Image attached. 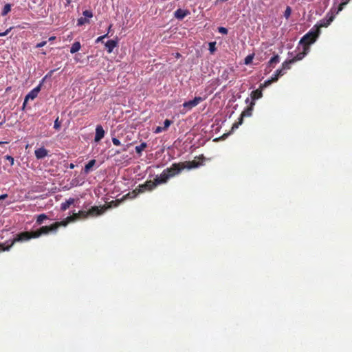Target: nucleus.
Masks as SVG:
<instances>
[{"label":"nucleus","instance_id":"obj_1","mask_svg":"<svg viewBox=\"0 0 352 352\" xmlns=\"http://www.w3.org/2000/svg\"><path fill=\"white\" fill-rule=\"evenodd\" d=\"M183 170H184L183 162L172 164L170 167L162 171L160 175L162 184L167 183L170 178L177 176Z\"/></svg>","mask_w":352,"mask_h":352},{"label":"nucleus","instance_id":"obj_2","mask_svg":"<svg viewBox=\"0 0 352 352\" xmlns=\"http://www.w3.org/2000/svg\"><path fill=\"white\" fill-rule=\"evenodd\" d=\"M162 184L161 179L160 175H157L154 180H147L145 183L139 184L135 190L131 192L133 195L131 196V193L129 192L126 194L124 197H135L139 193L144 192L146 190H154L155 188L157 186V185Z\"/></svg>","mask_w":352,"mask_h":352},{"label":"nucleus","instance_id":"obj_3","mask_svg":"<svg viewBox=\"0 0 352 352\" xmlns=\"http://www.w3.org/2000/svg\"><path fill=\"white\" fill-rule=\"evenodd\" d=\"M349 1L350 0H346L345 1H342V3H340L338 5L336 10H334L333 8L331 9L329 12L327 14L326 16H324V18L322 19V20H320L317 25H315V27H316V29L320 30V28L328 27L329 24H331V22L333 21L336 14L340 12V11L343 10L345 5L347 4L348 2H349Z\"/></svg>","mask_w":352,"mask_h":352},{"label":"nucleus","instance_id":"obj_4","mask_svg":"<svg viewBox=\"0 0 352 352\" xmlns=\"http://www.w3.org/2000/svg\"><path fill=\"white\" fill-rule=\"evenodd\" d=\"M320 30L319 29H311L309 31V32L306 33L305 35L300 38L299 45H302V47H307L308 52L310 50V45L311 43H315Z\"/></svg>","mask_w":352,"mask_h":352},{"label":"nucleus","instance_id":"obj_5","mask_svg":"<svg viewBox=\"0 0 352 352\" xmlns=\"http://www.w3.org/2000/svg\"><path fill=\"white\" fill-rule=\"evenodd\" d=\"M31 239H34V231L17 233L15 237L10 241L11 248L16 242L28 241V240H30Z\"/></svg>","mask_w":352,"mask_h":352},{"label":"nucleus","instance_id":"obj_6","mask_svg":"<svg viewBox=\"0 0 352 352\" xmlns=\"http://www.w3.org/2000/svg\"><path fill=\"white\" fill-rule=\"evenodd\" d=\"M50 232H54V223L50 226H41L39 229L34 231V239H36V237H39L41 235H46V234H49Z\"/></svg>","mask_w":352,"mask_h":352},{"label":"nucleus","instance_id":"obj_7","mask_svg":"<svg viewBox=\"0 0 352 352\" xmlns=\"http://www.w3.org/2000/svg\"><path fill=\"white\" fill-rule=\"evenodd\" d=\"M254 104H255L254 102H250V106L248 107H247L245 111H242L241 115V116L239 118V123L234 124L233 126H232V128L238 127L239 124H241V123L243 122V116H248L252 115V108H253Z\"/></svg>","mask_w":352,"mask_h":352},{"label":"nucleus","instance_id":"obj_8","mask_svg":"<svg viewBox=\"0 0 352 352\" xmlns=\"http://www.w3.org/2000/svg\"><path fill=\"white\" fill-rule=\"evenodd\" d=\"M205 98L201 97H195L192 100L186 101L183 103V107L187 109H190L195 107L196 105L199 104V102L204 101Z\"/></svg>","mask_w":352,"mask_h":352},{"label":"nucleus","instance_id":"obj_9","mask_svg":"<svg viewBox=\"0 0 352 352\" xmlns=\"http://www.w3.org/2000/svg\"><path fill=\"white\" fill-rule=\"evenodd\" d=\"M203 164V161L199 160H192V161H184L182 162V166H184V168H187L188 170H190V168H197L201 166Z\"/></svg>","mask_w":352,"mask_h":352},{"label":"nucleus","instance_id":"obj_10","mask_svg":"<svg viewBox=\"0 0 352 352\" xmlns=\"http://www.w3.org/2000/svg\"><path fill=\"white\" fill-rule=\"evenodd\" d=\"M40 91H41V85H37L36 87L32 89V90L30 91L29 92V94H28L25 96L24 104H25L26 102H28V100H30V99L33 100L35 98H36V96H38V92Z\"/></svg>","mask_w":352,"mask_h":352},{"label":"nucleus","instance_id":"obj_11","mask_svg":"<svg viewBox=\"0 0 352 352\" xmlns=\"http://www.w3.org/2000/svg\"><path fill=\"white\" fill-rule=\"evenodd\" d=\"M105 131L102 125H97L96 128V135L94 137L95 142H99L104 137Z\"/></svg>","mask_w":352,"mask_h":352},{"label":"nucleus","instance_id":"obj_12","mask_svg":"<svg viewBox=\"0 0 352 352\" xmlns=\"http://www.w3.org/2000/svg\"><path fill=\"white\" fill-rule=\"evenodd\" d=\"M48 154L49 151L45 147H40L34 151V155L37 160H42V158L47 156Z\"/></svg>","mask_w":352,"mask_h":352},{"label":"nucleus","instance_id":"obj_13","mask_svg":"<svg viewBox=\"0 0 352 352\" xmlns=\"http://www.w3.org/2000/svg\"><path fill=\"white\" fill-rule=\"evenodd\" d=\"M308 53L307 47H302V52H299L295 56H294L292 58V62L294 63L296 61H299V60H302L305 58V55Z\"/></svg>","mask_w":352,"mask_h":352},{"label":"nucleus","instance_id":"obj_14","mask_svg":"<svg viewBox=\"0 0 352 352\" xmlns=\"http://www.w3.org/2000/svg\"><path fill=\"white\" fill-rule=\"evenodd\" d=\"M118 42L117 40H113V39L108 40L107 42L105 43V47H106V49L107 50V52H109V53L112 52L114 47H116L118 45Z\"/></svg>","mask_w":352,"mask_h":352},{"label":"nucleus","instance_id":"obj_15","mask_svg":"<svg viewBox=\"0 0 352 352\" xmlns=\"http://www.w3.org/2000/svg\"><path fill=\"white\" fill-rule=\"evenodd\" d=\"M105 209V208H98V206H92V208L88 210L89 216L100 215V214H102V212H104Z\"/></svg>","mask_w":352,"mask_h":352},{"label":"nucleus","instance_id":"obj_16","mask_svg":"<svg viewBox=\"0 0 352 352\" xmlns=\"http://www.w3.org/2000/svg\"><path fill=\"white\" fill-rule=\"evenodd\" d=\"M71 222V220L69 219V217H67L66 219L62 220L61 221H58L54 223V232H56L57 229L59 228L60 226H67L69 223Z\"/></svg>","mask_w":352,"mask_h":352},{"label":"nucleus","instance_id":"obj_17","mask_svg":"<svg viewBox=\"0 0 352 352\" xmlns=\"http://www.w3.org/2000/svg\"><path fill=\"white\" fill-rule=\"evenodd\" d=\"M188 12L186 10L177 9L175 12V16L177 19H183L187 16Z\"/></svg>","mask_w":352,"mask_h":352},{"label":"nucleus","instance_id":"obj_18","mask_svg":"<svg viewBox=\"0 0 352 352\" xmlns=\"http://www.w3.org/2000/svg\"><path fill=\"white\" fill-rule=\"evenodd\" d=\"M74 202H75V199L73 198L67 199L65 201V202H63L60 204V210H66L67 209L69 208L70 206H72V204H74Z\"/></svg>","mask_w":352,"mask_h":352},{"label":"nucleus","instance_id":"obj_19","mask_svg":"<svg viewBox=\"0 0 352 352\" xmlns=\"http://www.w3.org/2000/svg\"><path fill=\"white\" fill-rule=\"evenodd\" d=\"M262 89H261V87H260L259 89H257L256 90L252 91L251 92V98L253 100L252 102H254V100H256V99L262 98V96H263Z\"/></svg>","mask_w":352,"mask_h":352},{"label":"nucleus","instance_id":"obj_20","mask_svg":"<svg viewBox=\"0 0 352 352\" xmlns=\"http://www.w3.org/2000/svg\"><path fill=\"white\" fill-rule=\"evenodd\" d=\"M279 61H280L279 56L278 54H276L270 58V61H268L267 66L268 67H274V65H276V63H278Z\"/></svg>","mask_w":352,"mask_h":352},{"label":"nucleus","instance_id":"obj_21","mask_svg":"<svg viewBox=\"0 0 352 352\" xmlns=\"http://www.w3.org/2000/svg\"><path fill=\"white\" fill-rule=\"evenodd\" d=\"M80 47H81V45H80V42H78V41L74 42L70 47V52L76 53V52H78V50H80Z\"/></svg>","mask_w":352,"mask_h":352},{"label":"nucleus","instance_id":"obj_22","mask_svg":"<svg viewBox=\"0 0 352 352\" xmlns=\"http://www.w3.org/2000/svg\"><path fill=\"white\" fill-rule=\"evenodd\" d=\"M95 163H96V160H89V162L84 167L85 173H89L91 169L94 166V165H95Z\"/></svg>","mask_w":352,"mask_h":352},{"label":"nucleus","instance_id":"obj_23","mask_svg":"<svg viewBox=\"0 0 352 352\" xmlns=\"http://www.w3.org/2000/svg\"><path fill=\"white\" fill-rule=\"evenodd\" d=\"M10 241H7L6 243H0V252H6V251H10L11 248L10 243Z\"/></svg>","mask_w":352,"mask_h":352},{"label":"nucleus","instance_id":"obj_24","mask_svg":"<svg viewBox=\"0 0 352 352\" xmlns=\"http://www.w3.org/2000/svg\"><path fill=\"white\" fill-rule=\"evenodd\" d=\"M47 219H49L48 216L45 214V213H41V214L37 216L36 223L37 225H41V223H43L44 220Z\"/></svg>","mask_w":352,"mask_h":352},{"label":"nucleus","instance_id":"obj_25","mask_svg":"<svg viewBox=\"0 0 352 352\" xmlns=\"http://www.w3.org/2000/svg\"><path fill=\"white\" fill-rule=\"evenodd\" d=\"M146 146H147V144H146V142H143L139 146H137L135 147L136 153H138L139 155H142V151H144L145 149V148H146Z\"/></svg>","mask_w":352,"mask_h":352},{"label":"nucleus","instance_id":"obj_26","mask_svg":"<svg viewBox=\"0 0 352 352\" xmlns=\"http://www.w3.org/2000/svg\"><path fill=\"white\" fill-rule=\"evenodd\" d=\"M11 10V4L6 3L4 5L3 10L1 11L2 16H6V14H8Z\"/></svg>","mask_w":352,"mask_h":352},{"label":"nucleus","instance_id":"obj_27","mask_svg":"<svg viewBox=\"0 0 352 352\" xmlns=\"http://www.w3.org/2000/svg\"><path fill=\"white\" fill-rule=\"evenodd\" d=\"M292 63H293V62H292V58L283 62L282 63L283 71L285 72L286 69H289L291 68Z\"/></svg>","mask_w":352,"mask_h":352},{"label":"nucleus","instance_id":"obj_28","mask_svg":"<svg viewBox=\"0 0 352 352\" xmlns=\"http://www.w3.org/2000/svg\"><path fill=\"white\" fill-rule=\"evenodd\" d=\"M254 54L248 55L246 56V58H245V61H244L245 65H250V63H252V61L254 58Z\"/></svg>","mask_w":352,"mask_h":352},{"label":"nucleus","instance_id":"obj_29","mask_svg":"<svg viewBox=\"0 0 352 352\" xmlns=\"http://www.w3.org/2000/svg\"><path fill=\"white\" fill-rule=\"evenodd\" d=\"M78 214L80 216V219H87V217L89 216V212L88 210H79Z\"/></svg>","mask_w":352,"mask_h":352},{"label":"nucleus","instance_id":"obj_30","mask_svg":"<svg viewBox=\"0 0 352 352\" xmlns=\"http://www.w3.org/2000/svg\"><path fill=\"white\" fill-rule=\"evenodd\" d=\"M69 219L71 220V222H74V221L80 219V216H79V212H76V213H74L72 215L69 216Z\"/></svg>","mask_w":352,"mask_h":352},{"label":"nucleus","instance_id":"obj_31","mask_svg":"<svg viewBox=\"0 0 352 352\" xmlns=\"http://www.w3.org/2000/svg\"><path fill=\"white\" fill-rule=\"evenodd\" d=\"M60 127H61V122L59 121L58 117V118H56V120L54 121V128L56 130L58 131V130H60Z\"/></svg>","mask_w":352,"mask_h":352},{"label":"nucleus","instance_id":"obj_32","mask_svg":"<svg viewBox=\"0 0 352 352\" xmlns=\"http://www.w3.org/2000/svg\"><path fill=\"white\" fill-rule=\"evenodd\" d=\"M292 14V8L289 6H287L285 10L284 16L286 19H289Z\"/></svg>","mask_w":352,"mask_h":352},{"label":"nucleus","instance_id":"obj_33","mask_svg":"<svg viewBox=\"0 0 352 352\" xmlns=\"http://www.w3.org/2000/svg\"><path fill=\"white\" fill-rule=\"evenodd\" d=\"M89 19L85 18H80L78 19L77 25L78 26L82 25V24H85V23H89Z\"/></svg>","mask_w":352,"mask_h":352},{"label":"nucleus","instance_id":"obj_34","mask_svg":"<svg viewBox=\"0 0 352 352\" xmlns=\"http://www.w3.org/2000/svg\"><path fill=\"white\" fill-rule=\"evenodd\" d=\"M216 42H210L209 43V50L211 53H213L216 50Z\"/></svg>","mask_w":352,"mask_h":352},{"label":"nucleus","instance_id":"obj_35","mask_svg":"<svg viewBox=\"0 0 352 352\" xmlns=\"http://www.w3.org/2000/svg\"><path fill=\"white\" fill-rule=\"evenodd\" d=\"M271 78L270 79H267V80H265L263 84H261L260 85V88L261 89H263V88H266L267 87V86L270 85H271Z\"/></svg>","mask_w":352,"mask_h":352},{"label":"nucleus","instance_id":"obj_36","mask_svg":"<svg viewBox=\"0 0 352 352\" xmlns=\"http://www.w3.org/2000/svg\"><path fill=\"white\" fill-rule=\"evenodd\" d=\"M171 124H172V121H170V120H165L164 125L163 126L164 130L166 131L168 129V128L170 126Z\"/></svg>","mask_w":352,"mask_h":352},{"label":"nucleus","instance_id":"obj_37","mask_svg":"<svg viewBox=\"0 0 352 352\" xmlns=\"http://www.w3.org/2000/svg\"><path fill=\"white\" fill-rule=\"evenodd\" d=\"M275 74L278 78H279V76L284 75L285 72L284 69L283 68V66L281 67L280 69H278V70L276 71Z\"/></svg>","mask_w":352,"mask_h":352},{"label":"nucleus","instance_id":"obj_38","mask_svg":"<svg viewBox=\"0 0 352 352\" xmlns=\"http://www.w3.org/2000/svg\"><path fill=\"white\" fill-rule=\"evenodd\" d=\"M84 16L87 19V17H92L93 13L91 10H86L83 12Z\"/></svg>","mask_w":352,"mask_h":352},{"label":"nucleus","instance_id":"obj_39","mask_svg":"<svg viewBox=\"0 0 352 352\" xmlns=\"http://www.w3.org/2000/svg\"><path fill=\"white\" fill-rule=\"evenodd\" d=\"M218 30L219 33L224 34V35H226V34L228 32V29L223 26L219 27Z\"/></svg>","mask_w":352,"mask_h":352},{"label":"nucleus","instance_id":"obj_40","mask_svg":"<svg viewBox=\"0 0 352 352\" xmlns=\"http://www.w3.org/2000/svg\"><path fill=\"white\" fill-rule=\"evenodd\" d=\"M108 36H109V32H107L106 34H104L103 36H98L96 38V43L101 42V41H102V39H104V38H105V37H108Z\"/></svg>","mask_w":352,"mask_h":352},{"label":"nucleus","instance_id":"obj_41","mask_svg":"<svg viewBox=\"0 0 352 352\" xmlns=\"http://www.w3.org/2000/svg\"><path fill=\"white\" fill-rule=\"evenodd\" d=\"M6 160L10 162L11 165H13L14 164V159L13 157L7 155V156H6Z\"/></svg>","mask_w":352,"mask_h":352},{"label":"nucleus","instance_id":"obj_42","mask_svg":"<svg viewBox=\"0 0 352 352\" xmlns=\"http://www.w3.org/2000/svg\"><path fill=\"white\" fill-rule=\"evenodd\" d=\"M112 141L113 144L117 145L118 146V145L121 144V142L118 139H117V138H113Z\"/></svg>","mask_w":352,"mask_h":352},{"label":"nucleus","instance_id":"obj_43","mask_svg":"<svg viewBox=\"0 0 352 352\" xmlns=\"http://www.w3.org/2000/svg\"><path fill=\"white\" fill-rule=\"evenodd\" d=\"M11 30L12 27H10L9 29H7L4 32H0V36H7Z\"/></svg>","mask_w":352,"mask_h":352},{"label":"nucleus","instance_id":"obj_44","mask_svg":"<svg viewBox=\"0 0 352 352\" xmlns=\"http://www.w3.org/2000/svg\"><path fill=\"white\" fill-rule=\"evenodd\" d=\"M164 131L162 126H157L154 131L155 133H160V132Z\"/></svg>","mask_w":352,"mask_h":352},{"label":"nucleus","instance_id":"obj_45","mask_svg":"<svg viewBox=\"0 0 352 352\" xmlns=\"http://www.w3.org/2000/svg\"><path fill=\"white\" fill-rule=\"evenodd\" d=\"M121 200H119V199H116L115 201H112L111 202V206H118L119 203H120Z\"/></svg>","mask_w":352,"mask_h":352},{"label":"nucleus","instance_id":"obj_46","mask_svg":"<svg viewBox=\"0 0 352 352\" xmlns=\"http://www.w3.org/2000/svg\"><path fill=\"white\" fill-rule=\"evenodd\" d=\"M47 44V41H43V42H40V43H38L37 45H36V47H43L45 45H46Z\"/></svg>","mask_w":352,"mask_h":352},{"label":"nucleus","instance_id":"obj_47","mask_svg":"<svg viewBox=\"0 0 352 352\" xmlns=\"http://www.w3.org/2000/svg\"><path fill=\"white\" fill-rule=\"evenodd\" d=\"M278 78H277L276 74V73H275V74H274V76H273V77H272V78H270V81H271V82H274L277 81V80H278Z\"/></svg>","mask_w":352,"mask_h":352},{"label":"nucleus","instance_id":"obj_48","mask_svg":"<svg viewBox=\"0 0 352 352\" xmlns=\"http://www.w3.org/2000/svg\"><path fill=\"white\" fill-rule=\"evenodd\" d=\"M6 197H8V194H1L0 196V200L5 199Z\"/></svg>","mask_w":352,"mask_h":352},{"label":"nucleus","instance_id":"obj_49","mask_svg":"<svg viewBox=\"0 0 352 352\" xmlns=\"http://www.w3.org/2000/svg\"><path fill=\"white\" fill-rule=\"evenodd\" d=\"M54 39H56V36H53L50 37L49 41H53Z\"/></svg>","mask_w":352,"mask_h":352},{"label":"nucleus","instance_id":"obj_50","mask_svg":"<svg viewBox=\"0 0 352 352\" xmlns=\"http://www.w3.org/2000/svg\"><path fill=\"white\" fill-rule=\"evenodd\" d=\"M69 167L71 168H74V164L72 163V164H69Z\"/></svg>","mask_w":352,"mask_h":352},{"label":"nucleus","instance_id":"obj_51","mask_svg":"<svg viewBox=\"0 0 352 352\" xmlns=\"http://www.w3.org/2000/svg\"><path fill=\"white\" fill-rule=\"evenodd\" d=\"M112 26H113V25H110L109 26V28H108V30H109H109H111V29Z\"/></svg>","mask_w":352,"mask_h":352},{"label":"nucleus","instance_id":"obj_52","mask_svg":"<svg viewBox=\"0 0 352 352\" xmlns=\"http://www.w3.org/2000/svg\"><path fill=\"white\" fill-rule=\"evenodd\" d=\"M179 56H181V54H180V53H178V52H177V53L176 54V57H179Z\"/></svg>","mask_w":352,"mask_h":352},{"label":"nucleus","instance_id":"obj_53","mask_svg":"<svg viewBox=\"0 0 352 352\" xmlns=\"http://www.w3.org/2000/svg\"><path fill=\"white\" fill-rule=\"evenodd\" d=\"M122 151H126V147H125V148H122Z\"/></svg>","mask_w":352,"mask_h":352},{"label":"nucleus","instance_id":"obj_54","mask_svg":"<svg viewBox=\"0 0 352 352\" xmlns=\"http://www.w3.org/2000/svg\"><path fill=\"white\" fill-rule=\"evenodd\" d=\"M228 0H221V2H226Z\"/></svg>","mask_w":352,"mask_h":352},{"label":"nucleus","instance_id":"obj_55","mask_svg":"<svg viewBox=\"0 0 352 352\" xmlns=\"http://www.w3.org/2000/svg\"><path fill=\"white\" fill-rule=\"evenodd\" d=\"M3 122H4V121L0 122V125H1L3 124Z\"/></svg>","mask_w":352,"mask_h":352}]
</instances>
